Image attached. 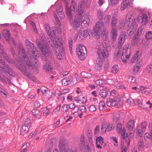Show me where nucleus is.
I'll list each match as a JSON object with an SVG mask.
<instances>
[{
    "label": "nucleus",
    "instance_id": "nucleus-16",
    "mask_svg": "<svg viewBox=\"0 0 152 152\" xmlns=\"http://www.w3.org/2000/svg\"><path fill=\"white\" fill-rule=\"evenodd\" d=\"M119 101L120 99L119 98H117L116 99L113 100L109 98L107 99V104L108 106H116V107H118V106H117V104Z\"/></svg>",
    "mask_w": 152,
    "mask_h": 152
},
{
    "label": "nucleus",
    "instance_id": "nucleus-46",
    "mask_svg": "<svg viewBox=\"0 0 152 152\" xmlns=\"http://www.w3.org/2000/svg\"><path fill=\"white\" fill-rule=\"evenodd\" d=\"M137 130V134L140 137H141L142 136V132H144L140 129V126H137L136 128Z\"/></svg>",
    "mask_w": 152,
    "mask_h": 152
},
{
    "label": "nucleus",
    "instance_id": "nucleus-59",
    "mask_svg": "<svg viewBox=\"0 0 152 152\" xmlns=\"http://www.w3.org/2000/svg\"><path fill=\"white\" fill-rule=\"evenodd\" d=\"M142 30L143 28H142L141 27H139L138 28L136 35H137V36H140L142 34Z\"/></svg>",
    "mask_w": 152,
    "mask_h": 152
},
{
    "label": "nucleus",
    "instance_id": "nucleus-11",
    "mask_svg": "<svg viewBox=\"0 0 152 152\" xmlns=\"http://www.w3.org/2000/svg\"><path fill=\"white\" fill-rule=\"evenodd\" d=\"M45 28L48 35L51 37V39L52 42V39H55V40H57V38H59L56 35V30L51 31L50 26L49 24H46L45 25Z\"/></svg>",
    "mask_w": 152,
    "mask_h": 152
},
{
    "label": "nucleus",
    "instance_id": "nucleus-56",
    "mask_svg": "<svg viewBox=\"0 0 152 152\" xmlns=\"http://www.w3.org/2000/svg\"><path fill=\"white\" fill-rule=\"evenodd\" d=\"M115 127V125L113 124H109L107 126V131H110L113 129Z\"/></svg>",
    "mask_w": 152,
    "mask_h": 152
},
{
    "label": "nucleus",
    "instance_id": "nucleus-33",
    "mask_svg": "<svg viewBox=\"0 0 152 152\" xmlns=\"http://www.w3.org/2000/svg\"><path fill=\"white\" fill-rule=\"evenodd\" d=\"M3 36L6 39V40L8 41L10 37L9 31L7 30L4 31L3 32Z\"/></svg>",
    "mask_w": 152,
    "mask_h": 152
},
{
    "label": "nucleus",
    "instance_id": "nucleus-8",
    "mask_svg": "<svg viewBox=\"0 0 152 152\" xmlns=\"http://www.w3.org/2000/svg\"><path fill=\"white\" fill-rule=\"evenodd\" d=\"M36 42L38 47L43 54L46 56H49L51 55L50 51L45 45L41 43L38 39L37 40Z\"/></svg>",
    "mask_w": 152,
    "mask_h": 152
},
{
    "label": "nucleus",
    "instance_id": "nucleus-18",
    "mask_svg": "<svg viewBox=\"0 0 152 152\" xmlns=\"http://www.w3.org/2000/svg\"><path fill=\"white\" fill-rule=\"evenodd\" d=\"M118 33L117 29L114 27H113L111 30L110 35L112 40L114 42L116 39Z\"/></svg>",
    "mask_w": 152,
    "mask_h": 152
},
{
    "label": "nucleus",
    "instance_id": "nucleus-37",
    "mask_svg": "<svg viewBox=\"0 0 152 152\" xmlns=\"http://www.w3.org/2000/svg\"><path fill=\"white\" fill-rule=\"evenodd\" d=\"M57 12L58 15L60 18H64V15L63 12V9L61 7H60V8L58 10H57Z\"/></svg>",
    "mask_w": 152,
    "mask_h": 152
},
{
    "label": "nucleus",
    "instance_id": "nucleus-49",
    "mask_svg": "<svg viewBox=\"0 0 152 152\" xmlns=\"http://www.w3.org/2000/svg\"><path fill=\"white\" fill-rule=\"evenodd\" d=\"M146 70L149 73H152V62H151L147 66Z\"/></svg>",
    "mask_w": 152,
    "mask_h": 152
},
{
    "label": "nucleus",
    "instance_id": "nucleus-50",
    "mask_svg": "<svg viewBox=\"0 0 152 152\" xmlns=\"http://www.w3.org/2000/svg\"><path fill=\"white\" fill-rule=\"evenodd\" d=\"M111 19V16L110 15H107L104 17V20L107 23H109Z\"/></svg>",
    "mask_w": 152,
    "mask_h": 152
},
{
    "label": "nucleus",
    "instance_id": "nucleus-41",
    "mask_svg": "<svg viewBox=\"0 0 152 152\" xmlns=\"http://www.w3.org/2000/svg\"><path fill=\"white\" fill-rule=\"evenodd\" d=\"M137 102L139 107L142 108L145 110L148 109L147 107H145L142 104V99H137Z\"/></svg>",
    "mask_w": 152,
    "mask_h": 152
},
{
    "label": "nucleus",
    "instance_id": "nucleus-17",
    "mask_svg": "<svg viewBox=\"0 0 152 152\" xmlns=\"http://www.w3.org/2000/svg\"><path fill=\"white\" fill-rule=\"evenodd\" d=\"M96 145L97 147L100 149H101L102 147H104L105 145L103 144V138L101 136L98 137L96 139Z\"/></svg>",
    "mask_w": 152,
    "mask_h": 152
},
{
    "label": "nucleus",
    "instance_id": "nucleus-30",
    "mask_svg": "<svg viewBox=\"0 0 152 152\" xmlns=\"http://www.w3.org/2000/svg\"><path fill=\"white\" fill-rule=\"evenodd\" d=\"M44 69L47 71H51L52 68V66L50 65V62L48 61L43 66Z\"/></svg>",
    "mask_w": 152,
    "mask_h": 152
},
{
    "label": "nucleus",
    "instance_id": "nucleus-13",
    "mask_svg": "<svg viewBox=\"0 0 152 152\" xmlns=\"http://www.w3.org/2000/svg\"><path fill=\"white\" fill-rule=\"evenodd\" d=\"M97 52L99 58L101 59H104L108 56V52L105 50H102L99 48L97 50Z\"/></svg>",
    "mask_w": 152,
    "mask_h": 152
},
{
    "label": "nucleus",
    "instance_id": "nucleus-14",
    "mask_svg": "<svg viewBox=\"0 0 152 152\" xmlns=\"http://www.w3.org/2000/svg\"><path fill=\"white\" fill-rule=\"evenodd\" d=\"M132 2L129 0L124 1L121 4L120 10L121 11H124L126 9L131 7L132 5Z\"/></svg>",
    "mask_w": 152,
    "mask_h": 152
},
{
    "label": "nucleus",
    "instance_id": "nucleus-47",
    "mask_svg": "<svg viewBox=\"0 0 152 152\" xmlns=\"http://www.w3.org/2000/svg\"><path fill=\"white\" fill-rule=\"evenodd\" d=\"M121 53V50L119 48H117L116 49L115 52V56L117 58H118L120 57Z\"/></svg>",
    "mask_w": 152,
    "mask_h": 152
},
{
    "label": "nucleus",
    "instance_id": "nucleus-36",
    "mask_svg": "<svg viewBox=\"0 0 152 152\" xmlns=\"http://www.w3.org/2000/svg\"><path fill=\"white\" fill-rule=\"evenodd\" d=\"M99 107L101 110H104L106 109L105 103L103 101L100 102L99 104Z\"/></svg>",
    "mask_w": 152,
    "mask_h": 152
},
{
    "label": "nucleus",
    "instance_id": "nucleus-63",
    "mask_svg": "<svg viewBox=\"0 0 152 152\" xmlns=\"http://www.w3.org/2000/svg\"><path fill=\"white\" fill-rule=\"evenodd\" d=\"M127 102L130 105H133L134 103V101L131 98H129L127 100Z\"/></svg>",
    "mask_w": 152,
    "mask_h": 152
},
{
    "label": "nucleus",
    "instance_id": "nucleus-54",
    "mask_svg": "<svg viewBox=\"0 0 152 152\" xmlns=\"http://www.w3.org/2000/svg\"><path fill=\"white\" fill-rule=\"evenodd\" d=\"M128 81L130 83H133L135 81V78L133 76L128 77Z\"/></svg>",
    "mask_w": 152,
    "mask_h": 152
},
{
    "label": "nucleus",
    "instance_id": "nucleus-28",
    "mask_svg": "<svg viewBox=\"0 0 152 152\" xmlns=\"http://www.w3.org/2000/svg\"><path fill=\"white\" fill-rule=\"evenodd\" d=\"M118 18L117 16L113 15L111 18V24L113 27H115L117 24Z\"/></svg>",
    "mask_w": 152,
    "mask_h": 152
},
{
    "label": "nucleus",
    "instance_id": "nucleus-40",
    "mask_svg": "<svg viewBox=\"0 0 152 152\" xmlns=\"http://www.w3.org/2000/svg\"><path fill=\"white\" fill-rule=\"evenodd\" d=\"M81 74L83 77L86 78H90L92 76L91 74L85 72H82Z\"/></svg>",
    "mask_w": 152,
    "mask_h": 152
},
{
    "label": "nucleus",
    "instance_id": "nucleus-9",
    "mask_svg": "<svg viewBox=\"0 0 152 152\" xmlns=\"http://www.w3.org/2000/svg\"><path fill=\"white\" fill-rule=\"evenodd\" d=\"M31 125V124L30 119L29 118H27L25 121L24 125L21 128L20 134L22 135H24L28 133L30 128Z\"/></svg>",
    "mask_w": 152,
    "mask_h": 152
},
{
    "label": "nucleus",
    "instance_id": "nucleus-62",
    "mask_svg": "<svg viewBox=\"0 0 152 152\" xmlns=\"http://www.w3.org/2000/svg\"><path fill=\"white\" fill-rule=\"evenodd\" d=\"M102 66V65L101 63L100 64L97 63L95 67V69L96 71H98L101 69Z\"/></svg>",
    "mask_w": 152,
    "mask_h": 152
},
{
    "label": "nucleus",
    "instance_id": "nucleus-55",
    "mask_svg": "<svg viewBox=\"0 0 152 152\" xmlns=\"http://www.w3.org/2000/svg\"><path fill=\"white\" fill-rule=\"evenodd\" d=\"M113 119L114 121L116 122H119L120 120L119 115L118 114L113 115Z\"/></svg>",
    "mask_w": 152,
    "mask_h": 152
},
{
    "label": "nucleus",
    "instance_id": "nucleus-6",
    "mask_svg": "<svg viewBox=\"0 0 152 152\" xmlns=\"http://www.w3.org/2000/svg\"><path fill=\"white\" fill-rule=\"evenodd\" d=\"M87 49L83 45H78L76 50V52L78 57L81 60L85 59L86 56Z\"/></svg>",
    "mask_w": 152,
    "mask_h": 152
},
{
    "label": "nucleus",
    "instance_id": "nucleus-35",
    "mask_svg": "<svg viewBox=\"0 0 152 152\" xmlns=\"http://www.w3.org/2000/svg\"><path fill=\"white\" fill-rule=\"evenodd\" d=\"M99 94L101 97L104 98L107 96L108 93L106 91L104 90H102L99 91Z\"/></svg>",
    "mask_w": 152,
    "mask_h": 152
},
{
    "label": "nucleus",
    "instance_id": "nucleus-24",
    "mask_svg": "<svg viewBox=\"0 0 152 152\" xmlns=\"http://www.w3.org/2000/svg\"><path fill=\"white\" fill-rule=\"evenodd\" d=\"M140 89L137 90V92L138 93H141L143 94L148 95L150 93L149 91L146 89V87L143 86H140Z\"/></svg>",
    "mask_w": 152,
    "mask_h": 152
},
{
    "label": "nucleus",
    "instance_id": "nucleus-2",
    "mask_svg": "<svg viewBox=\"0 0 152 152\" xmlns=\"http://www.w3.org/2000/svg\"><path fill=\"white\" fill-rule=\"evenodd\" d=\"M3 57L6 60L10 63H13V61L10 59L5 52V50L2 48H0V63L3 64L4 66H0V73L3 74L4 73L6 75L9 74L13 76L12 71V69L7 64H6L2 59Z\"/></svg>",
    "mask_w": 152,
    "mask_h": 152
},
{
    "label": "nucleus",
    "instance_id": "nucleus-64",
    "mask_svg": "<svg viewBox=\"0 0 152 152\" xmlns=\"http://www.w3.org/2000/svg\"><path fill=\"white\" fill-rule=\"evenodd\" d=\"M89 110L91 112H94L96 111V108L95 105H91L89 107Z\"/></svg>",
    "mask_w": 152,
    "mask_h": 152
},
{
    "label": "nucleus",
    "instance_id": "nucleus-15",
    "mask_svg": "<svg viewBox=\"0 0 152 152\" xmlns=\"http://www.w3.org/2000/svg\"><path fill=\"white\" fill-rule=\"evenodd\" d=\"M59 146L60 152H72L73 149L74 148H75L76 152H77V149L75 147L69 149L68 146L62 145V144L61 143V141L59 142Z\"/></svg>",
    "mask_w": 152,
    "mask_h": 152
},
{
    "label": "nucleus",
    "instance_id": "nucleus-60",
    "mask_svg": "<svg viewBox=\"0 0 152 152\" xmlns=\"http://www.w3.org/2000/svg\"><path fill=\"white\" fill-rule=\"evenodd\" d=\"M138 147L139 150L140 149H142L144 148V144L142 140H140L138 144Z\"/></svg>",
    "mask_w": 152,
    "mask_h": 152
},
{
    "label": "nucleus",
    "instance_id": "nucleus-43",
    "mask_svg": "<svg viewBox=\"0 0 152 152\" xmlns=\"http://www.w3.org/2000/svg\"><path fill=\"white\" fill-rule=\"evenodd\" d=\"M140 67V65L138 64H136L133 67V72L135 73H137L139 71Z\"/></svg>",
    "mask_w": 152,
    "mask_h": 152
},
{
    "label": "nucleus",
    "instance_id": "nucleus-45",
    "mask_svg": "<svg viewBox=\"0 0 152 152\" xmlns=\"http://www.w3.org/2000/svg\"><path fill=\"white\" fill-rule=\"evenodd\" d=\"M69 105L67 104H64L61 108V110L63 112H66L69 110Z\"/></svg>",
    "mask_w": 152,
    "mask_h": 152
},
{
    "label": "nucleus",
    "instance_id": "nucleus-31",
    "mask_svg": "<svg viewBox=\"0 0 152 152\" xmlns=\"http://www.w3.org/2000/svg\"><path fill=\"white\" fill-rule=\"evenodd\" d=\"M69 85H73L75 84L76 83V79L75 77H69L68 78Z\"/></svg>",
    "mask_w": 152,
    "mask_h": 152
},
{
    "label": "nucleus",
    "instance_id": "nucleus-5",
    "mask_svg": "<svg viewBox=\"0 0 152 152\" xmlns=\"http://www.w3.org/2000/svg\"><path fill=\"white\" fill-rule=\"evenodd\" d=\"M83 11L82 5L81 4H79L77 8L78 13L79 15V16H77V17H75L74 20L72 19L71 18L70 19V24L72 25L75 28H78L80 26V22H81L80 15H81L83 13Z\"/></svg>",
    "mask_w": 152,
    "mask_h": 152
},
{
    "label": "nucleus",
    "instance_id": "nucleus-38",
    "mask_svg": "<svg viewBox=\"0 0 152 152\" xmlns=\"http://www.w3.org/2000/svg\"><path fill=\"white\" fill-rule=\"evenodd\" d=\"M122 82L118 83V82H116L115 83L114 85L117 88L122 89H125L126 87L122 85Z\"/></svg>",
    "mask_w": 152,
    "mask_h": 152
},
{
    "label": "nucleus",
    "instance_id": "nucleus-10",
    "mask_svg": "<svg viewBox=\"0 0 152 152\" xmlns=\"http://www.w3.org/2000/svg\"><path fill=\"white\" fill-rule=\"evenodd\" d=\"M138 18L135 19L134 21L131 24V26L128 30V31L129 32V35L131 36L135 32L138 27V24L139 23Z\"/></svg>",
    "mask_w": 152,
    "mask_h": 152
},
{
    "label": "nucleus",
    "instance_id": "nucleus-7",
    "mask_svg": "<svg viewBox=\"0 0 152 152\" xmlns=\"http://www.w3.org/2000/svg\"><path fill=\"white\" fill-rule=\"evenodd\" d=\"M130 51L129 49L128 45H124L123 48L122 55L121 58L122 61L124 62H126L130 56Z\"/></svg>",
    "mask_w": 152,
    "mask_h": 152
},
{
    "label": "nucleus",
    "instance_id": "nucleus-23",
    "mask_svg": "<svg viewBox=\"0 0 152 152\" xmlns=\"http://www.w3.org/2000/svg\"><path fill=\"white\" fill-rule=\"evenodd\" d=\"M140 17L141 18V23L143 25H145L147 23L148 21V17L146 15L143 14H140L138 16Z\"/></svg>",
    "mask_w": 152,
    "mask_h": 152
},
{
    "label": "nucleus",
    "instance_id": "nucleus-1",
    "mask_svg": "<svg viewBox=\"0 0 152 152\" xmlns=\"http://www.w3.org/2000/svg\"><path fill=\"white\" fill-rule=\"evenodd\" d=\"M26 45L29 50L28 52V55L30 56L32 59H31L33 63H30V61L28 58L26 56H23L20 61H18L17 59V56L14 51H12V53L15 59L20 65V67L18 66V68L22 72H23L25 75L28 76L30 70L34 68V66L35 64H37L38 61L36 58L38 53L36 48L34 47L33 44L28 40H26L25 42Z\"/></svg>",
    "mask_w": 152,
    "mask_h": 152
},
{
    "label": "nucleus",
    "instance_id": "nucleus-29",
    "mask_svg": "<svg viewBox=\"0 0 152 152\" xmlns=\"http://www.w3.org/2000/svg\"><path fill=\"white\" fill-rule=\"evenodd\" d=\"M91 32V31L89 29L85 30L83 31V36L82 35V34L81 32L79 33V37L80 38H81L82 37H83L84 38H86L89 35V33H90Z\"/></svg>",
    "mask_w": 152,
    "mask_h": 152
},
{
    "label": "nucleus",
    "instance_id": "nucleus-61",
    "mask_svg": "<svg viewBox=\"0 0 152 152\" xmlns=\"http://www.w3.org/2000/svg\"><path fill=\"white\" fill-rule=\"evenodd\" d=\"M30 24L32 26V28L34 31L36 32L37 33V31L35 25V24L34 22L32 21H30Z\"/></svg>",
    "mask_w": 152,
    "mask_h": 152
},
{
    "label": "nucleus",
    "instance_id": "nucleus-3",
    "mask_svg": "<svg viewBox=\"0 0 152 152\" xmlns=\"http://www.w3.org/2000/svg\"><path fill=\"white\" fill-rule=\"evenodd\" d=\"M55 39H52L51 46L56 58L59 60L63 59V56L64 54V50L63 44L60 38H57V40H55Z\"/></svg>",
    "mask_w": 152,
    "mask_h": 152
},
{
    "label": "nucleus",
    "instance_id": "nucleus-51",
    "mask_svg": "<svg viewBox=\"0 0 152 152\" xmlns=\"http://www.w3.org/2000/svg\"><path fill=\"white\" fill-rule=\"evenodd\" d=\"M71 7V8H72V7L73 8V9H72V10L74 12L76 11V2L73 0H72V2L71 3V7Z\"/></svg>",
    "mask_w": 152,
    "mask_h": 152
},
{
    "label": "nucleus",
    "instance_id": "nucleus-58",
    "mask_svg": "<svg viewBox=\"0 0 152 152\" xmlns=\"http://www.w3.org/2000/svg\"><path fill=\"white\" fill-rule=\"evenodd\" d=\"M147 124L146 122H143L141 124V126L142 130L145 131L146 129L147 126Z\"/></svg>",
    "mask_w": 152,
    "mask_h": 152
},
{
    "label": "nucleus",
    "instance_id": "nucleus-25",
    "mask_svg": "<svg viewBox=\"0 0 152 152\" xmlns=\"http://www.w3.org/2000/svg\"><path fill=\"white\" fill-rule=\"evenodd\" d=\"M32 113L34 116L37 119H39L41 117V113L39 110L34 109L32 110Z\"/></svg>",
    "mask_w": 152,
    "mask_h": 152
},
{
    "label": "nucleus",
    "instance_id": "nucleus-39",
    "mask_svg": "<svg viewBox=\"0 0 152 152\" xmlns=\"http://www.w3.org/2000/svg\"><path fill=\"white\" fill-rule=\"evenodd\" d=\"M97 15L99 19H102L103 18V16L104 15L103 11L101 10H98L97 12Z\"/></svg>",
    "mask_w": 152,
    "mask_h": 152
},
{
    "label": "nucleus",
    "instance_id": "nucleus-48",
    "mask_svg": "<svg viewBox=\"0 0 152 152\" xmlns=\"http://www.w3.org/2000/svg\"><path fill=\"white\" fill-rule=\"evenodd\" d=\"M144 138L146 140L149 138H152V132H150V133L147 132L145 133L144 135Z\"/></svg>",
    "mask_w": 152,
    "mask_h": 152
},
{
    "label": "nucleus",
    "instance_id": "nucleus-4",
    "mask_svg": "<svg viewBox=\"0 0 152 152\" xmlns=\"http://www.w3.org/2000/svg\"><path fill=\"white\" fill-rule=\"evenodd\" d=\"M94 32L96 34L99 38L100 35L102 36L104 40H106L108 37V34L104 29V23L101 21L96 22L94 28Z\"/></svg>",
    "mask_w": 152,
    "mask_h": 152
},
{
    "label": "nucleus",
    "instance_id": "nucleus-34",
    "mask_svg": "<svg viewBox=\"0 0 152 152\" xmlns=\"http://www.w3.org/2000/svg\"><path fill=\"white\" fill-rule=\"evenodd\" d=\"M139 51H137L135 54L132 57L131 59V61L132 63L135 62L138 60L139 58Z\"/></svg>",
    "mask_w": 152,
    "mask_h": 152
},
{
    "label": "nucleus",
    "instance_id": "nucleus-27",
    "mask_svg": "<svg viewBox=\"0 0 152 152\" xmlns=\"http://www.w3.org/2000/svg\"><path fill=\"white\" fill-rule=\"evenodd\" d=\"M86 140L85 138L84 134H82L80 137V142H81V146H80V149L81 151H82L83 148H85V143Z\"/></svg>",
    "mask_w": 152,
    "mask_h": 152
},
{
    "label": "nucleus",
    "instance_id": "nucleus-19",
    "mask_svg": "<svg viewBox=\"0 0 152 152\" xmlns=\"http://www.w3.org/2000/svg\"><path fill=\"white\" fill-rule=\"evenodd\" d=\"M71 7H69V4L67 2L65 3V9L67 16L69 18H72V10Z\"/></svg>",
    "mask_w": 152,
    "mask_h": 152
},
{
    "label": "nucleus",
    "instance_id": "nucleus-32",
    "mask_svg": "<svg viewBox=\"0 0 152 152\" xmlns=\"http://www.w3.org/2000/svg\"><path fill=\"white\" fill-rule=\"evenodd\" d=\"M119 69V66L117 64L114 65L111 69V72L114 74L116 73Z\"/></svg>",
    "mask_w": 152,
    "mask_h": 152
},
{
    "label": "nucleus",
    "instance_id": "nucleus-26",
    "mask_svg": "<svg viewBox=\"0 0 152 152\" xmlns=\"http://www.w3.org/2000/svg\"><path fill=\"white\" fill-rule=\"evenodd\" d=\"M0 80L4 84H6L7 83H10V79L5 77L4 74H1V73H0Z\"/></svg>",
    "mask_w": 152,
    "mask_h": 152
},
{
    "label": "nucleus",
    "instance_id": "nucleus-22",
    "mask_svg": "<svg viewBox=\"0 0 152 152\" xmlns=\"http://www.w3.org/2000/svg\"><path fill=\"white\" fill-rule=\"evenodd\" d=\"M142 40L141 37H137L136 35H134L133 37L132 44L135 45L140 44L142 41Z\"/></svg>",
    "mask_w": 152,
    "mask_h": 152
},
{
    "label": "nucleus",
    "instance_id": "nucleus-57",
    "mask_svg": "<svg viewBox=\"0 0 152 152\" xmlns=\"http://www.w3.org/2000/svg\"><path fill=\"white\" fill-rule=\"evenodd\" d=\"M126 20L127 21L126 24L128 26L129 24L130 23V22L131 20V15L129 14H128L126 16Z\"/></svg>",
    "mask_w": 152,
    "mask_h": 152
},
{
    "label": "nucleus",
    "instance_id": "nucleus-20",
    "mask_svg": "<svg viewBox=\"0 0 152 152\" xmlns=\"http://www.w3.org/2000/svg\"><path fill=\"white\" fill-rule=\"evenodd\" d=\"M126 36V33L125 32H121L119 37L118 45L121 46L124 43Z\"/></svg>",
    "mask_w": 152,
    "mask_h": 152
},
{
    "label": "nucleus",
    "instance_id": "nucleus-21",
    "mask_svg": "<svg viewBox=\"0 0 152 152\" xmlns=\"http://www.w3.org/2000/svg\"><path fill=\"white\" fill-rule=\"evenodd\" d=\"M80 16L81 23L86 24L87 25H88L90 21V19L88 16L87 15H85L81 16V15H80Z\"/></svg>",
    "mask_w": 152,
    "mask_h": 152
},
{
    "label": "nucleus",
    "instance_id": "nucleus-44",
    "mask_svg": "<svg viewBox=\"0 0 152 152\" xmlns=\"http://www.w3.org/2000/svg\"><path fill=\"white\" fill-rule=\"evenodd\" d=\"M61 105H60L57 106L53 110L52 113V114L53 115H55L57 114L58 111L60 110L61 108Z\"/></svg>",
    "mask_w": 152,
    "mask_h": 152
},
{
    "label": "nucleus",
    "instance_id": "nucleus-12",
    "mask_svg": "<svg viewBox=\"0 0 152 152\" xmlns=\"http://www.w3.org/2000/svg\"><path fill=\"white\" fill-rule=\"evenodd\" d=\"M126 127L130 132V137H132L134 135L135 130L134 123V121H129L126 125Z\"/></svg>",
    "mask_w": 152,
    "mask_h": 152
},
{
    "label": "nucleus",
    "instance_id": "nucleus-53",
    "mask_svg": "<svg viewBox=\"0 0 152 152\" xmlns=\"http://www.w3.org/2000/svg\"><path fill=\"white\" fill-rule=\"evenodd\" d=\"M146 37L148 39H152V31H148L146 34Z\"/></svg>",
    "mask_w": 152,
    "mask_h": 152
},
{
    "label": "nucleus",
    "instance_id": "nucleus-52",
    "mask_svg": "<svg viewBox=\"0 0 152 152\" xmlns=\"http://www.w3.org/2000/svg\"><path fill=\"white\" fill-rule=\"evenodd\" d=\"M54 16L55 17L56 20V21L57 23H56V25L58 26L59 27H60L61 26V23L60 21L59 20L56 14L55 13H54Z\"/></svg>",
    "mask_w": 152,
    "mask_h": 152
},
{
    "label": "nucleus",
    "instance_id": "nucleus-42",
    "mask_svg": "<svg viewBox=\"0 0 152 152\" xmlns=\"http://www.w3.org/2000/svg\"><path fill=\"white\" fill-rule=\"evenodd\" d=\"M43 115L44 116H47L49 114V109L47 107L44 108L42 110Z\"/></svg>",
    "mask_w": 152,
    "mask_h": 152
}]
</instances>
